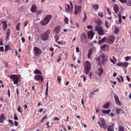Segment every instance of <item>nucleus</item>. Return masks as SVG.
Segmentation results:
<instances>
[{
  "instance_id": "nucleus-1",
  "label": "nucleus",
  "mask_w": 131,
  "mask_h": 131,
  "mask_svg": "<svg viewBox=\"0 0 131 131\" xmlns=\"http://www.w3.org/2000/svg\"><path fill=\"white\" fill-rule=\"evenodd\" d=\"M8 76L11 79H13L14 83L15 84H18L20 79V77L19 75L16 74L12 75L10 76Z\"/></svg>"
},
{
  "instance_id": "nucleus-2",
  "label": "nucleus",
  "mask_w": 131,
  "mask_h": 131,
  "mask_svg": "<svg viewBox=\"0 0 131 131\" xmlns=\"http://www.w3.org/2000/svg\"><path fill=\"white\" fill-rule=\"evenodd\" d=\"M52 18L50 15H47L45 19H43L41 22V24L43 25H45L47 24Z\"/></svg>"
},
{
  "instance_id": "nucleus-3",
  "label": "nucleus",
  "mask_w": 131,
  "mask_h": 131,
  "mask_svg": "<svg viewBox=\"0 0 131 131\" xmlns=\"http://www.w3.org/2000/svg\"><path fill=\"white\" fill-rule=\"evenodd\" d=\"M95 30L97 31L99 35L103 36L104 34V32L102 27L99 25L95 26Z\"/></svg>"
},
{
  "instance_id": "nucleus-4",
  "label": "nucleus",
  "mask_w": 131,
  "mask_h": 131,
  "mask_svg": "<svg viewBox=\"0 0 131 131\" xmlns=\"http://www.w3.org/2000/svg\"><path fill=\"white\" fill-rule=\"evenodd\" d=\"M91 64L88 61H86L85 65L84 68L85 69V72L86 74H88L90 69Z\"/></svg>"
},
{
  "instance_id": "nucleus-5",
  "label": "nucleus",
  "mask_w": 131,
  "mask_h": 131,
  "mask_svg": "<svg viewBox=\"0 0 131 131\" xmlns=\"http://www.w3.org/2000/svg\"><path fill=\"white\" fill-rule=\"evenodd\" d=\"M41 50L37 47H34V53L36 56L40 55L41 53Z\"/></svg>"
},
{
  "instance_id": "nucleus-6",
  "label": "nucleus",
  "mask_w": 131,
  "mask_h": 131,
  "mask_svg": "<svg viewBox=\"0 0 131 131\" xmlns=\"http://www.w3.org/2000/svg\"><path fill=\"white\" fill-rule=\"evenodd\" d=\"M113 35L109 36L107 37V41L109 44H111L113 43L115 39Z\"/></svg>"
},
{
  "instance_id": "nucleus-7",
  "label": "nucleus",
  "mask_w": 131,
  "mask_h": 131,
  "mask_svg": "<svg viewBox=\"0 0 131 131\" xmlns=\"http://www.w3.org/2000/svg\"><path fill=\"white\" fill-rule=\"evenodd\" d=\"M35 79L39 82H43V79L42 76L40 75H35Z\"/></svg>"
},
{
  "instance_id": "nucleus-8",
  "label": "nucleus",
  "mask_w": 131,
  "mask_h": 131,
  "mask_svg": "<svg viewBox=\"0 0 131 131\" xmlns=\"http://www.w3.org/2000/svg\"><path fill=\"white\" fill-rule=\"evenodd\" d=\"M103 72V68L101 67H100V68L97 69L96 73L100 77L102 75Z\"/></svg>"
},
{
  "instance_id": "nucleus-9",
  "label": "nucleus",
  "mask_w": 131,
  "mask_h": 131,
  "mask_svg": "<svg viewBox=\"0 0 131 131\" xmlns=\"http://www.w3.org/2000/svg\"><path fill=\"white\" fill-rule=\"evenodd\" d=\"M114 99L116 103L118 105L121 106L122 105V103L120 102L119 98L116 94L114 95Z\"/></svg>"
},
{
  "instance_id": "nucleus-10",
  "label": "nucleus",
  "mask_w": 131,
  "mask_h": 131,
  "mask_svg": "<svg viewBox=\"0 0 131 131\" xmlns=\"http://www.w3.org/2000/svg\"><path fill=\"white\" fill-rule=\"evenodd\" d=\"M81 10V6L79 5L75 8L74 14L76 15L78 13H80Z\"/></svg>"
},
{
  "instance_id": "nucleus-11",
  "label": "nucleus",
  "mask_w": 131,
  "mask_h": 131,
  "mask_svg": "<svg viewBox=\"0 0 131 131\" xmlns=\"http://www.w3.org/2000/svg\"><path fill=\"white\" fill-rule=\"evenodd\" d=\"M37 7L35 4H33L30 9V11L33 13H35L37 11Z\"/></svg>"
},
{
  "instance_id": "nucleus-12",
  "label": "nucleus",
  "mask_w": 131,
  "mask_h": 131,
  "mask_svg": "<svg viewBox=\"0 0 131 131\" xmlns=\"http://www.w3.org/2000/svg\"><path fill=\"white\" fill-rule=\"evenodd\" d=\"M88 38L92 39L93 38L94 34L92 31H90L88 32Z\"/></svg>"
},
{
  "instance_id": "nucleus-13",
  "label": "nucleus",
  "mask_w": 131,
  "mask_h": 131,
  "mask_svg": "<svg viewBox=\"0 0 131 131\" xmlns=\"http://www.w3.org/2000/svg\"><path fill=\"white\" fill-rule=\"evenodd\" d=\"M114 10L116 14H117L119 10V7L118 5L115 4L114 7Z\"/></svg>"
},
{
  "instance_id": "nucleus-14",
  "label": "nucleus",
  "mask_w": 131,
  "mask_h": 131,
  "mask_svg": "<svg viewBox=\"0 0 131 131\" xmlns=\"http://www.w3.org/2000/svg\"><path fill=\"white\" fill-rule=\"evenodd\" d=\"M41 37L42 40L44 41L47 40L49 38V37L44 34L41 36Z\"/></svg>"
},
{
  "instance_id": "nucleus-15",
  "label": "nucleus",
  "mask_w": 131,
  "mask_h": 131,
  "mask_svg": "<svg viewBox=\"0 0 131 131\" xmlns=\"http://www.w3.org/2000/svg\"><path fill=\"white\" fill-rule=\"evenodd\" d=\"M1 22L3 24V30H5L6 29L7 26V21L6 20H5L4 21H2Z\"/></svg>"
},
{
  "instance_id": "nucleus-16",
  "label": "nucleus",
  "mask_w": 131,
  "mask_h": 131,
  "mask_svg": "<svg viewBox=\"0 0 131 131\" xmlns=\"http://www.w3.org/2000/svg\"><path fill=\"white\" fill-rule=\"evenodd\" d=\"M60 28V26H58L54 28V31L56 32L57 34H58L59 33V31Z\"/></svg>"
},
{
  "instance_id": "nucleus-17",
  "label": "nucleus",
  "mask_w": 131,
  "mask_h": 131,
  "mask_svg": "<svg viewBox=\"0 0 131 131\" xmlns=\"http://www.w3.org/2000/svg\"><path fill=\"white\" fill-rule=\"evenodd\" d=\"M102 112L103 113L106 114H108L110 113L111 111V110L110 109H108V110H102Z\"/></svg>"
},
{
  "instance_id": "nucleus-18",
  "label": "nucleus",
  "mask_w": 131,
  "mask_h": 131,
  "mask_svg": "<svg viewBox=\"0 0 131 131\" xmlns=\"http://www.w3.org/2000/svg\"><path fill=\"white\" fill-rule=\"evenodd\" d=\"M110 104L109 102H107L105 103L103 106V108L104 109H107L109 107Z\"/></svg>"
},
{
  "instance_id": "nucleus-19",
  "label": "nucleus",
  "mask_w": 131,
  "mask_h": 131,
  "mask_svg": "<svg viewBox=\"0 0 131 131\" xmlns=\"http://www.w3.org/2000/svg\"><path fill=\"white\" fill-rule=\"evenodd\" d=\"M5 118L3 114L1 115V117L0 118V123H2L5 120Z\"/></svg>"
},
{
  "instance_id": "nucleus-20",
  "label": "nucleus",
  "mask_w": 131,
  "mask_h": 131,
  "mask_svg": "<svg viewBox=\"0 0 131 131\" xmlns=\"http://www.w3.org/2000/svg\"><path fill=\"white\" fill-rule=\"evenodd\" d=\"M114 128L111 125L107 127V131H114Z\"/></svg>"
},
{
  "instance_id": "nucleus-21",
  "label": "nucleus",
  "mask_w": 131,
  "mask_h": 131,
  "mask_svg": "<svg viewBox=\"0 0 131 131\" xmlns=\"http://www.w3.org/2000/svg\"><path fill=\"white\" fill-rule=\"evenodd\" d=\"M106 39V37H104L102 39L100 40L98 42L99 44H101L102 43L104 42Z\"/></svg>"
},
{
  "instance_id": "nucleus-22",
  "label": "nucleus",
  "mask_w": 131,
  "mask_h": 131,
  "mask_svg": "<svg viewBox=\"0 0 131 131\" xmlns=\"http://www.w3.org/2000/svg\"><path fill=\"white\" fill-rule=\"evenodd\" d=\"M93 8L95 10L99 8V6L97 4L95 5H92Z\"/></svg>"
},
{
  "instance_id": "nucleus-23",
  "label": "nucleus",
  "mask_w": 131,
  "mask_h": 131,
  "mask_svg": "<svg viewBox=\"0 0 131 131\" xmlns=\"http://www.w3.org/2000/svg\"><path fill=\"white\" fill-rule=\"evenodd\" d=\"M44 34L49 37V35L50 34V30H47Z\"/></svg>"
},
{
  "instance_id": "nucleus-24",
  "label": "nucleus",
  "mask_w": 131,
  "mask_h": 131,
  "mask_svg": "<svg viewBox=\"0 0 131 131\" xmlns=\"http://www.w3.org/2000/svg\"><path fill=\"white\" fill-rule=\"evenodd\" d=\"M34 73L35 74H42V73L41 71H39V70H35L34 72Z\"/></svg>"
},
{
  "instance_id": "nucleus-25",
  "label": "nucleus",
  "mask_w": 131,
  "mask_h": 131,
  "mask_svg": "<svg viewBox=\"0 0 131 131\" xmlns=\"http://www.w3.org/2000/svg\"><path fill=\"white\" fill-rule=\"evenodd\" d=\"M101 120L102 122V125L105 124V125L106 124L105 120L103 119V118H101Z\"/></svg>"
},
{
  "instance_id": "nucleus-26",
  "label": "nucleus",
  "mask_w": 131,
  "mask_h": 131,
  "mask_svg": "<svg viewBox=\"0 0 131 131\" xmlns=\"http://www.w3.org/2000/svg\"><path fill=\"white\" fill-rule=\"evenodd\" d=\"M36 14L38 15H39L41 14L43 12V11L41 10H39L36 11Z\"/></svg>"
},
{
  "instance_id": "nucleus-27",
  "label": "nucleus",
  "mask_w": 131,
  "mask_h": 131,
  "mask_svg": "<svg viewBox=\"0 0 131 131\" xmlns=\"http://www.w3.org/2000/svg\"><path fill=\"white\" fill-rule=\"evenodd\" d=\"M122 64V67L125 68H126L128 65V63L126 62H123Z\"/></svg>"
},
{
  "instance_id": "nucleus-28",
  "label": "nucleus",
  "mask_w": 131,
  "mask_h": 131,
  "mask_svg": "<svg viewBox=\"0 0 131 131\" xmlns=\"http://www.w3.org/2000/svg\"><path fill=\"white\" fill-rule=\"evenodd\" d=\"M92 49H90L89 50V53L88 54V57L89 58H90V56L92 54V52L91 51Z\"/></svg>"
},
{
  "instance_id": "nucleus-29",
  "label": "nucleus",
  "mask_w": 131,
  "mask_h": 131,
  "mask_svg": "<svg viewBox=\"0 0 131 131\" xmlns=\"http://www.w3.org/2000/svg\"><path fill=\"white\" fill-rule=\"evenodd\" d=\"M119 28L117 27H116L115 28L114 30V32L116 34H118L119 33Z\"/></svg>"
},
{
  "instance_id": "nucleus-30",
  "label": "nucleus",
  "mask_w": 131,
  "mask_h": 131,
  "mask_svg": "<svg viewBox=\"0 0 131 131\" xmlns=\"http://www.w3.org/2000/svg\"><path fill=\"white\" fill-rule=\"evenodd\" d=\"M10 48V46L9 45H6L5 47V51L7 50H8Z\"/></svg>"
},
{
  "instance_id": "nucleus-31",
  "label": "nucleus",
  "mask_w": 131,
  "mask_h": 131,
  "mask_svg": "<svg viewBox=\"0 0 131 131\" xmlns=\"http://www.w3.org/2000/svg\"><path fill=\"white\" fill-rule=\"evenodd\" d=\"M8 122L10 124V126H13L14 125V123L12 120L10 119H8Z\"/></svg>"
},
{
  "instance_id": "nucleus-32",
  "label": "nucleus",
  "mask_w": 131,
  "mask_h": 131,
  "mask_svg": "<svg viewBox=\"0 0 131 131\" xmlns=\"http://www.w3.org/2000/svg\"><path fill=\"white\" fill-rule=\"evenodd\" d=\"M67 6L68 11V12H70L72 10V7H71L69 4L67 5Z\"/></svg>"
},
{
  "instance_id": "nucleus-33",
  "label": "nucleus",
  "mask_w": 131,
  "mask_h": 131,
  "mask_svg": "<svg viewBox=\"0 0 131 131\" xmlns=\"http://www.w3.org/2000/svg\"><path fill=\"white\" fill-rule=\"evenodd\" d=\"M105 25L106 27L108 28H109L110 27V25L108 23V22L106 21H105Z\"/></svg>"
},
{
  "instance_id": "nucleus-34",
  "label": "nucleus",
  "mask_w": 131,
  "mask_h": 131,
  "mask_svg": "<svg viewBox=\"0 0 131 131\" xmlns=\"http://www.w3.org/2000/svg\"><path fill=\"white\" fill-rule=\"evenodd\" d=\"M121 111L120 108H117L116 110V112L118 114H119Z\"/></svg>"
},
{
  "instance_id": "nucleus-35",
  "label": "nucleus",
  "mask_w": 131,
  "mask_h": 131,
  "mask_svg": "<svg viewBox=\"0 0 131 131\" xmlns=\"http://www.w3.org/2000/svg\"><path fill=\"white\" fill-rule=\"evenodd\" d=\"M17 110L18 112L20 113H22V111L21 110V108L20 105H19L17 109Z\"/></svg>"
},
{
  "instance_id": "nucleus-36",
  "label": "nucleus",
  "mask_w": 131,
  "mask_h": 131,
  "mask_svg": "<svg viewBox=\"0 0 131 131\" xmlns=\"http://www.w3.org/2000/svg\"><path fill=\"white\" fill-rule=\"evenodd\" d=\"M122 3H126L127 2V0H119Z\"/></svg>"
},
{
  "instance_id": "nucleus-37",
  "label": "nucleus",
  "mask_w": 131,
  "mask_h": 131,
  "mask_svg": "<svg viewBox=\"0 0 131 131\" xmlns=\"http://www.w3.org/2000/svg\"><path fill=\"white\" fill-rule=\"evenodd\" d=\"M118 131H124V129L122 126H119Z\"/></svg>"
},
{
  "instance_id": "nucleus-38",
  "label": "nucleus",
  "mask_w": 131,
  "mask_h": 131,
  "mask_svg": "<svg viewBox=\"0 0 131 131\" xmlns=\"http://www.w3.org/2000/svg\"><path fill=\"white\" fill-rule=\"evenodd\" d=\"M101 58L102 59V62L103 63H104L105 61L106 60V59L104 57L102 56L101 57L100 59Z\"/></svg>"
},
{
  "instance_id": "nucleus-39",
  "label": "nucleus",
  "mask_w": 131,
  "mask_h": 131,
  "mask_svg": "<svg viewBox=\"0 0 131 131\" xmlns=\"http://www.w3.org/2000/svg\"><path fill=\"white\" fill-rule=\"evenodd\" d=\"M28 22V21L27 20H26L24 22V27H25L27 25Z\"/></svg>"
},
{
  "instance_id": "nucleus-40",
  "label": "nucleus",
  "mask_w": 131,
  "mask_h": 131,
  "mask_svg": "<svg viewBox=\"0 0 131 131\" xmlns=\"http://www.w3.org/2000/svg\"><path fill=\"white\" fill-rule=\"evenodd\" d=\"M20 23H19L17 25L16 28L17 29V30H18L19 26H20Z\"/></svg>"
},
{
  "instance_id": "nucleus-41",
  "label": "nucleus",
  "mask_w": 131,
  "mask_h": 131,
  "mask_svg": "<svg viewBox=\"0 0 131 131\" xmlns=\"http://www.w3.org/2000/svg\"><path fill=\"white\" fill-rule=\"evenodd\" d=\"M86 37V36L85 34V33L83 34L81 36V38L82 37L83 38H85Z\"/></svg>"
},
{
  "instance_id": "nucleus-42",
  "label": "nucleus",
  "mask_w": 131,
  "mask_h": 131,
  "mask_svg": "<svg viewBox=\"0 0 131 131\" xmlns=\"http://www.w3.org/2000/svg\"><path fill=\"white\" fill-rule=\"evenodd\" d=\"M98 14L99 16L101 17H103V15L102 12L101 13H98Z\"/></svg>"
},
{
  "instance_id": "nucleus-43",
  "label": "nucleus",
  "mask_w": 131,
  "mask_h": 131,
  "mask_svg": "<svg viewBox=\"0 0 131 131\" xmlns=\"http://www.w3.org/2000/svg\"><path fill=\"white\" fill-rule=\"evenodd\" d=\"M64 21L65 22V23H66L67 24L68 23V18L67 17H65V18L64 20Z\"/></svg>"
},
{
  "instance_id": "nucleus-44",
  "label": "nucleus",
  "mask_w": 131,
  "mask_h": 131,
  "mask_svg": "<svg viewBox=\"0 0 131 131\" xmlns=\"http://www.w3.org/2000/svg\"><path fill=\"white\" fill-rule=\"evenodd\" d=\"M125 59V61H128L129 60L130 58L129 56H127Z\"/></svg>"
},
{
  "instance_id": "nucleus-45",
  "label": "nucleus",
  "mask_w": 131,
  "mask_h": 131,
  "mask_svg": "<svg viewBox=\"0 0 131 131\" xmlns=\"http://www.w3.org/2000/svg\"><path fill=\"white\" fill-rule=\"evenodd\" d=\"M106 10L108 12V14L110 15L111 14V13L110 11V9L109 8H107Z\"/></svg>"
},
{
  "instance_id": "nucleus-46",
  "label": "nucleus",
  "mask_w": 131,
  "mask_h": 131,
  "mask_svg": "<svg viewBox=\"0 0 131 131\" xmlns=\"http://www.w3.org/2000/svg\"><path fill=\"white\" fill-rule=\"evenodd\" d=\"M4 51V47L3 46H1L0 47V51L3 52Z\"/></svg>"
},
{
  "instance_id": "nucleus-47",
  "label": "nucleus",
  "mask_w": 131,
  "mask_h": 131,
  "mask_svg": "<svg viewBox=\"0 0 131 131\" xmlns=\"http://www.w3.org/2000/svg\"><path fill=\"white\" fill-rule=\"evenodd\" d=\"M14 119L15 120H17L18 119V117H17L16 115L15 114L14 115Z\"/></svg>"
},
{
  "instance_id": "nucleus-48",
  "label": "nucleus",
  "mask_w": 131,
  "mask_h": 131,
  "mask_svg": "<svg viewBox=\"0 0 131 131\" xmlns=\"http://www.w3.org/2000/svg\"><path fill=\"white\" fill-rule=\"evenodd\" d=\"M122 65H123L122 63L120 62V63H117V66H118L119 67H121V66L122 67Z\"/></svg>"
},
{
  "instance_id": "nucleus-49",
  "label": "nucleus",
  "mask_w": 131,
  "mask_h": 131,
  "mask_svg": "<svg viewBox=\"0 0 131 131\" xmlns=\"http://www.w3.org/2000/svg\"><path fill=\"white\" fill-rule=\"evenodd\" d=\"M127 4L130 6H131V0L128 1Z\"/></svg>"
},
{
  "instance_id": "nucleus-50",
  "label": "nucleus",
  "mask_w": 131,
  "mask_h": 131,
  "mask_svg": "<svg viewBox=\"0 0 131 131\" xmlns=\"http://www.w3.org/2000/svg\"><path fill=\"white\" fill-rule=\"evenodd\" d=\"M84 17L83 19V21H84L86 19V13H84Z\"/></svg>"
},
{
  "instance_id": "nucleus-51",
  "label": "nucleus",
  "mask_w": 131,
  "mask_h": 131,
  "mask_svg": "<svg viewBox=\"0 0 131 131\" xmlns=\"http://www.w3.org/2000/svg\"><path fill=\"white\" fill-rule=\"evenodd\" d=\"M106 46V44H104V45H103L102 46H101V48L103 49Z\"/></svg>"
},
{
  "instance_id": "nucleus-52",
  "label": "nucleus",
  "mask_w": 131,
  "mask_h": 131,
  "mask_svg": "<svg viewBox=\"0 0 131 131\" xmlns=\"http://www.w3.org/2000/svg\"><path fill=\"white\" fill-rule=\"evenodd\" d=\"M102 126L104 128L106 129L107 127V124H106L105 125H105H102Z\"/></svg>"
},
{
  "instance_id": "nucleus-53",
  "label": "nucleus",
  "mask_w": 131,
  "mask_h": 131,
  "mask_svg": "<svg viewBox=\"0 0 131 131\" xmlns=\"http://www.w3.org/2000/svg\"><path fill=\"white\" fill-rule=\"evenodd\" d=\"M92 26L90 25H88L87 27V28L88 29H91L92 28Z\"/></svg>"
},
{
  "instance_id": "nucleus-54",
  "label": "nucleus",
  "mask_w": 131,
  "mask_h": 131,
  "mask_svg": "<svg viewBox=\"0 0 131 131\" xmlns=\"http://www.w3.org/2000/svg\"><path fill=\"white\" fill-rule=\"evenodd\" d=\"M92 74L91 73H90L89 74V78L90 79H91L92 78Z\"/></svg>"
},
{
  "instance_id": "nucleus-55",
  "label": "nucleus",
  "mask_w": 131,
  "mask_h": 131,
  "mask_svg": "<svg viewBox=\"0 0 131 131\" xmlns=\"http://www.w3.org/2000/svg\"><path fill=\"white\" fill-rule=\"evenodd\" d=\"M10 35V31H7V34L6 35V36H9Z\"/></svg>"
},
{
  "instance_id": "nucleus-56",
  "label": "nucleus",
  "mask_w": 131,
  "mask_h": 131,
  "mask_svg": "<svg viewBox=\"0 0 131 131\" xmlns=\"http://www.w3.org/2000/svg\"><path fill=\"white\" fill-rule=\"evenodd\" d=\"M58 80L59 81V82H60L61 81V78L59 77V76H58Z\"/></svg>"
},
{
  "instance_id": "nucleus-57",
  "label": "nucleus",
  "mask_w": 131,
  "mask_h": 131,
  "mask_svg": "<svg viewBox=\"0 0 131 131\" xmlns=\"http://www.w3.org/2000/svg\"><path fill=\"white\" fill-rule=\"evenodd\" d=\"M14 124L15 126H16L18 125V123L16 121H14Z\"/></svg>"
},
{
  "instance_id": "nucleus-58",
  "label": "nucleus",
  "mask_w": 131,
  "mask_h": 131,
  "mask_svg": "<svg viewBox=\"0 0 131 131\" xmlns=\"http://www.w3.org/2000/svg\"><path fill=\"white\" fill-rule=\"evenodd\" d=\"M76 51L77 52H79L80 51L79 48L78 47H77L76 48Z\"/></svg>"
},
{
  "instance_id": "nucleus-59",
  "label": "nucleus",
  "mask_w": 131,
  "mask_h": 131,
  "mask_svg": "<svg viewBox=\"0 0 131 131\" xmlns=\"http://www.w3.org/2000/svg\"><path fill=\"white\" fill-rule=\"evenodd\" d=\"M48 89H46V91L45 92V94L47 95L48 94Z\"/></svg>"
},
{
  "instance_id": "nucleus-60",
  "label": "nucleus",
  "mask_w": 131,
  "mask_h": 131,
  "mask_svg": "<svg viewBox=\"0 0 131 131\" xmlns=\"http://www.w3.org/2000/svg\"><path fill=\"white\" fill-rule=\"evenodd\" d=\"M126 78H127V81H128V82L129 81H130V78H129V77H128V76H127H127H126Z\"/></svg>"
},
{
  "instance_id": "nucleus-61",
  "label": "nucleus",
  "mask_w": 131,
  "mask_h": 131,
  "mask_svg": "<svg viewBox=\"0 0 131 131\" xmlns=\"http://www.w3.org/2000/svg\"><path fill=\"white\" fill-rule=\"evenodd\" d=\"M54 119L55 121H59V119L57 117L54 118Z\"/></svg>"
},
{
  "instance_id": "nucleus-62",
  "label": "nucleus",
  "mask_w": 131,
  "mask_h": 131,
  "mask_svg": "<svg viewBox=\"0 0 131 131\" xmlns=\"http://www.w3.org/2000/svg\"><path fill=\"white\" fill-rule=\"evenodd\" d=\"M49 50L51 51H53L54 50V49L53 48L51 47L50 48Z\"/></svg>"
},
{
  "instance_id": "nucleus-63",
  "label": "nucleus",
  "mask_w": 131,
  "mask_h": 131,
  "mask_svg": "<svg viewBox=\"0 0 131 131\" xmlns=\"http://www.w3.org/2000/svg\"><path fill=\"white\" fill-rule=\"evenodd\" d=\"M54 37L55 39V41L56 42H57V40L58 39V38L57 36H55Z\"/></svg>"
},
{
  "instance_id": "nucleus-64",
  "label": "nucleus",
  "mask_w": 131,
  "mask_h": 131,
  "mask_svg": "<svg viewBox=\"0 0 131 131\" xmlns=\"http://www.w3.org/2000/svg\"><path fill=\"white\" fill-rule=\"evenodd\" d=\"M43 108H41L39 110V111L41 113L43 110Z\"/></svg>"
}]
</instances>
